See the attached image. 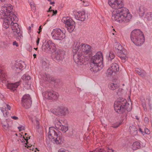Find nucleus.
I'll use <instances>...</instances> for the list:
<instances>
[{
	"label": "nucleus",
	"instance_id": "40",
	"mask_svg": "<svg viewBox=\"0 0 152 152\" xmlns=\"http://www.w3.org/2000/svg\"><path fill=\"white\" fill-rule=\"evenodd\" d=\"M103 151V150L102 149L97 148L93 151L90 152H102Z\"/></svg>",
	"mask_w": 152,
	"mask_h": 152
},
{
	"label": "nucleus",
	"instance_id": "15",
	"mask_svg": "<svg viewBox=\"0 0 152 152\" xmlns=\"http://www.w3.org/2000/svg\"><path fill=\"white\" fill-rule=\"evenodd\" d=\"M55 56L54 59L57 61H60L62 60L64 58L65 53L64 51L61 50H56L55 51Z\"/></svg>",
	"mask_w": 152,
	"mask_h": 152
},
{
	"label": "nucleus",
	"instance_id": "8",
	"mask_svg": "<svg viewBox=\"0 0 152 152\" xmlns=\"http://www.w3.org/2000/svg\"><path fill=\"white\" fill-rule=\"evenodd\" d=\"M62 22L65 24L68 31L69 32H72L75 27V22L69 17H63L61 20Z\"/></svg>",
	"mask_w": 152,
	"mask_h": 152
},
{
	"label": "nucleus",
	"instance_id": "47",
	"mask_svg": "<svg viewBox=\"0 0 152 152\" xmlns=\"http://www.w3.org/2000/svg\"><path fill=\"white\" fill-rule=\"evenodd\" d=\"M11 118L12 119H13L14 120H18V118L16 116H11Z\"/></svg>",
	"mask_w": 152,
	"mask_h": 152
},
{
	"label": "nucleus",
	"instance_id": "29",
	"mask_svg": "<svg viewBox=\"0 0 152 152\" xmlns=\"http://www.w3.org/2000/svg\"><path fill=\"white\" fill-rule=\"evenodd\" d=\"M119 86V85L118 83H111L109 86V87L111 90H114L118 88Z\"/></svg>",
	"mask_w": 152,
	"mask_h": 152
},
{
	"label": "nucleus",
	"instance_id": "54",
	"mask_svg": "<svg viewBox=\"0 0 152 152\" xmlns=\"http://www.w3.org/2000/svg\"><path fill=\"white\" fill-rule=\"evenodd\" d=\"M50 2V3L51 4H54V2L53 1V2H51V1H52V0H48Z\"/></svg>",
	"mask_w": 152,
	"mask_h": 152
},
{
	"label": "nucleus",
	"instance_id": "36",
	"mask_svg": "<svg viewBox=\"0 0 152 152\" xmlns=\"http://www.w3.org/2000/svg\"><path fill=\"white\" fill-rule=\"evenodd\" d=\"M22 79L23 80H28L30 79V77L28 75H24L23 76Z\"/></svg>",
	"mask_w": 152,
	"mask_h": 152
},
{
	"label": "nucleus",
	"instance_id": "46",
	"mask_svg": "<svg viewBox=\"0 0 152 152\" xmlns=\"http://www.w3.org/2000/svg\"><path fill=\"white\" fill-rule=\"evenodd\" d=\"M107 150H108V152H114V150H113L112 148H109L108 147Z\"/></svg>",
	"mask_w": 152,
	"mask_h": 152
},
{
	"label": "nucleus",
	"instance_id": "30",
	"mask_svg": "<svg viewBox=\"0 0 152 152\" xmlns=\"http://www.w3.org/2000/svg\"><path fill=\"white\" fill-rule=\"evenodd\" d=\"M142 105L143 107L144 110L145 111H146L147 110V108L146 107V104H148L150 105L149 102L150 99H146V100L144 99L142 100Z\"/></svg>",
	"mask_w": 152,
	"mask_h": 152
},
{
	"label": "nucleus",
	"instance_id": "26",
	"mask_svg": "<svg viewBox=\"0 0 152 152\" xmlns=\"http://www.w3.org/2000/svg\"><path fill=\"white\" fill-rule=\"evenodd\" d=\"M114 47L116 50L117 53H122L123 48L122 46L118 42H115L114 44Z\"/></svg>",
	"mask_w": 152,
	"mask_h": 152
},
{
	"label": "nucleus",
	"instance_id": "4",
	"mask_svg": "<svg viewBox=\"0 0 152 152\" xmlns=\"http://www.w3.org/2000/svg\"><path fill=\"white\" fill-rule=\"evenodd\" d=\"M130 39L132 42L138 46L142 45L145 41V38L142 32L138 29H135L131 32Z\"/></svg>",
	"mask_w": 152,
	"mask_h": 152
},
{
	"label": "nucleus",
	"instance_id": "34",
	"mask_svg": "<svg viewBox=\"0 0 152 152\" xmlns=\"http://www.w3.org/2000/svg\"><path fill=\"white\" fill-rule=\"evenodd\" d=\"M48 12H50L51 14V16H52L53 15H56L57 13V11L56 10L55 11L54 10H53L51 9V7H50V8L48 11Z\"/></svg>",
	"mask_w": 152,
	"mask_h": 152
},
{
	"label": "nucleus",
	"instance_id": "58",
	"mask_svg": "<svg viewBox=\"0 0 152 152\" xmlns=\"http://www.w3.org/2000/svg\"><path fill=\"white\" fill-rule=\"evenodd\" d=\"M33 56H34V58H36V54H33Z\"/></svg>",
	"mask_w": 152,
	"mask_h": 152
},
{
	"label": "nucleus",
	"instance_id": "50",
	"mask_svg": "<svg viewBox=\"0 0 152 152\" xmlns=\"http://www.w3.org/2000/svg\"><path fill=\"white\" fill-rule=\"evenodd\" d=\"M139 131L143 135H145V133H144V132L142 130V129L141 128H140Z\"/></svg>",
	"mask_w": 152,
	"mask_h": 152
},
{
	"label": "nucleus",
	"instance_id": "16",
	"mask_svg": "<svg viewBox=\"0 0 152 152\" xmlns=\"http://www.w3.org/2000/svg\"><path fill=\"white\" fill-rule=\"evenodd\" d=\"M119 67L117 63L112 64L110 67L108 69L107 74L109 75H111L113 72H116L119 71Z\"/></svg>",
	"mask_w": 152,
	"mask_h": 152
},
{
	"label": "nucleus",
	"instance_id": "7",
	"mask_svg": "<svg viewBox=\"0 0 152 152\" xmlns=\"http://www.w3.org/2000/svg\"><path fill=\"white\" fill-rule=\"evenodd\" d=\"M10 4H6L2 7L0 12V18L4 19L10 17V15L13 14L11 12L12 7Z\"/></svg>",
	"mask_w": 152,
	"mask_h": 152
},
{
	"label": "nucleus",
	"instance_id": "33",
	"mask_svg": "<svg viewBox=\"0 0 152 152\" xmlns=\"http://www.w3.org/2000/svg\"><path fill=\"white\" fill-rule=\"evenodd\" d=\"M145 18L148 20H152V12H147Z\"/></svg>",
	"mask_w": 152,
	"mask_h": 152
},
{
	"label": "nucleus",
	"instance_id": "3",
	"mask_svg": "<svg viewBox=\"0 0 152 152\" xmlns=\"http://www.w3.org/2000/svg\"><path fill=\"white\" fill-rule=\"evenodd\" d=\"M115 111L119 113H122L126 110L130 111L132 109V103L129 104L127 103L126 100L124 98H119L115 101L114 104Z\"/></svg>",
	"mask_w": 152,
	"mask_h": 152
},
{
	"label": "nucleus",
	"instance_id": "45",
	"mask_svg": "<svg viewBox=\"0 0 152 152\" xmlns=\"http://www.w3.org/2000/svg\"><path fill=\"white\" fill-rule=\"evenodd\" d=\"M59 152H70L69 151L67 150L63 149V150H60Z\"/></svg>",
	"mask_w": 152,
	"mask_h": 152
},
{
	"label": "nucleus",
	"instance_id": "32",
	"mask_svg": "<svg viewBox=\"0 0 152 152\" xmlns=\"http://www.w3.org/2000/svg\"><path fill=\"white\" fill-rule=\"evenodd\" d=\"M118 56L121 58V60L124 61H125L126 59V56L125 53L122 51V53H118Z\"/></svg>",
	"mask_w": 152,
	"mask_h": 152
},
{
	"label": "nucleus",
	"instance_id": "13",
	"mask_svg": "<svg viewBox=\"0 0 152 152\" xmlns=\"http://www.w3.org/2000/svg\"><path fill=\"white\" fill-rule=\"evenodd\" d=\"M21 102L22 105L26 108H30L31 105L32 100L29 95H24L22 98Z\"/></svg>",
	"mask_w": 152,
	"mask_h": 152
},
{
	"label": "nucleus",
	"instance_id": "41",
	"mask_svg": "<svg viewBox=\"0 0 152 152\" xmlns=\"http://www.w3.org/2000/svg\"><path fill=\"white\" fill-rule=\"evenodd\" d=\"M18 128L20 131H21L24 130V127L22 125H20L18 127Z\"/></svg>",
	"mask_w": 152,
	"mask_h": 152
},
{
	"label": "nucleus",
	"instance_id": "1",
	"mask_svg": "<svg viewBox=\"0 0 152 152\" xmlns=\"http://www.w3.org/2000/svg\"><path fill=\"white\" fill-rule=\"evenodd\" d=\"M108 4L112 8L116 10L112 13V20L120 23H127L131 20L132 15L129 10L124 7L121 0H108Z\"/></svg>",
	"mask_w": 152,
	"mask_h": 152
},
{
	"label": "nucleus",
	"instance_id": "62",
	"mask_svg": "<svg viewBox=\"0 0 152 152\" xmlns=\"http://www.w3.org/2000/svg\"><path fill=\"white\" fill-rule=\"evenodd\" d=\"M34 49L36 50H37V48H34Z\"/></svg>",
	"mask_w": 152,
	"mask_h": 152
},
{
	"label": "nucleus",
	"instance_id": "21",
	"mask_svg": "<svg viewBox=\"0 0 152 152\" xmlns=\"http://www.w3.org/2000/svg\"><path fill=\"white\" fill-rule=\"evenodd\" d=\"M80 53H74L73 59L75 62L78 64H80V63H83V56L80 54Z\"/></svg>",
	"mask_w": 152,
	"mask_h": 152
},
{
	"label": "nucleus",
	"instance_id": "6",
	"mask_svg": "<svg viewBox=\"0 0 152 152\" xmlns=\"http://www.w3.org/2000/svg\"><path fill=\"white\" fill-rule=\"evenodd\" d=\"M66 33V31L64 28H56L53 30L51 35L54 39L62 40L65 38Z\"/></svg>",
	"mask_w": 152,
	"mask_h": 152
},
{
	"label": "nucleus",
	"instance_id": "42",
	"mask_svg": "<svg viewBox=\"0 0 152 152\" xmlns=\"http://www.w3.org/2000/svg\"><path fill=\"white\" fill-rule=\"evenodd\" d=\"M45 76L46 78V80H50V78L51 77H50V75H49L48 74H45Z\"/></svg>",
	"mask_w": 152,
	"mask_h": 152
},
{
	"label": "nucleus",
	"instance_id": "19",
	"mask_svg": "<svg viewBox=\"0 0 152 152\" xmlns=\"http://www.w3.org/2000/svg\"><path fill=\"white\" fill-rule=\"evenodd\" d=\"M55 126L57 129L61 130L64 132H66L68 130L67 126L62 124L60 121L57 120L55 121Z\"/></svg>",
	"mask_w": 152,
	"mask_h": 152
},
{
	"label": "nucleus",
	"instance_id": "35",
	"mask_svg": "<svg viewBox=\"0 0 152 152\" xmlns=\"http://www.w3.org/2000/svg\"><path fill=\"white\" fill-rule=\"evenodd\" d=\"M1 110L2 112L3 115L4 116H6L8 114V112H7L6 109H4L3 108H1Z\"/></svg>",
	"mask_w": 152,
	"mask_h": 152
},
{
	"label": "nucleus",
	"instance_id": "59",
	"mask_svg": "<svg viewBox=\"0 0 152 152\" xmlns=\"http://www.w3.org/2000/svg\"><path fill=\"white\" fill-rule=\"evenodd\" d=\"M3 127L4 128L5 127H6L7 128V127H8L7 126V127L5 125H3Z\"/></svg>",
	"mask_w": 152,
	"mask_h": 152
},
{
	"label": "nucleus",
	"instance_id": "9",
	"mask_svg": "<svg viewBox=\"0 0 152 152\" xmlns=\"http://www.w3.org/2000/svg\"><path fill=\"white\" fill-rule=\"evenodd\" d=\"M17 22L14 21L11 24V27L13 31V33L17 40H20L23 37L22 33L20 31V28L18 27V25Z\"/></svg>",
	"mask_w": 152,
	"mask_h": 152
},
{
	"label": "nucleus",
	"instance_id": "11",
	"mask_svg": "<svg viewBox=\"0 0 152 152\" xmlns=\"http://www.w3.org/2000/svg\"><path fill=\"white\" fill-rule=\"evenodd\" d=\"M4 19L3 26L4 28L6 29L9 27L10 24H11L14 21L17 22L18 18L15 15L11 14L10 15V17Z\"/></svg>",
	"mask_w": 152,
	"mask_h": 152
},
{
	"label": "nucleus",
	"instance_id": "64",
	"mask_svg": "<svg viewBox=\"0 0 152 152\" xmlns=\"http://www.w3.org/2000/svg\"><path fill=\"white\" fill-rule=\"evenodd\" d=\"M109 151H110L111 152V150H109Z\"/></svg>",
	"mask_w": 152,
	"mask_h": 152
},
{
	"label": "nucleus",
	"instance_id": "27",
	"mask_svg": "<svg viewBox=\"0 0 152 152\" xmlns=\"http://www.w3.org/2000/svg\"><path fill=\"white\" fill-rule=\"evenodd\" d=\"M137 128L134 125L130 126L129 127V130L130 133L133 135L137 134Z\"/></svg>",
	"mask_w": 152,
	"mask_h": 152
},
{
	"label": "nucleus",
	"instance_id": "17",
	"mask_svg": "<svg viewBox=\"0 0 152 152\" xmlns=\"http://www.w3.org/2000/svg\"><path fill=\"white\" fill-rule=\"evenodd\" d=\"M80 53H83L85 54H89L91 53V46L84 43H81Z\"/></svg>",
	"mask_w": 152,
	"mask_h": 152
},
{
	"label": "nucleus",
	"instance_id": "23",
	"mask_svg": "<svg viewBox=\"0 0 152 152\" xmlns=\"http://www.w3.org/2000/svg\"><path fill=\"white\" fill-rule=\"evenodd\" d=\"M19 82L15 83H8L7 85V88L12 91L16 90L18 86L20 85Z\"/></svg>",
	"mask_w": 152,
	"mask_h": 152
},
{
	"label": "nucleus",
	"instance_id": "53",
	"mask_svg": "<svg viewBox=\"0 0 152 152\" xmlns=\"http://www.w3.org/2000/svg\"><path fill=\"white\" fill-rule=\"evenodd\" d=\"M7 108L9 110H10L11 108V107L8 104H7Z\"/></svg>",
	"mask_w": 152,
	"mask_h": 152
},
{
	"label": "nucleus",
	"instance_id": "22",
	"mask_svg": "<svg viewBox=\"0 0 152 152\" xmlns=\"http://www.w3.org/2000/svg\"><path fill=\"white\" fill-rule=\"evenodd\" d=\"M75 16V19L77 20L84 21L86 19L85 13L84 11L78 12Z\"/></svg>",
	"mask_w": 152,
	"mask_h": 152
},
{
	"label": "nucleus",
	"instance_id": "52",
	"mask_svg": "<svg viewBox=\"0 0 152 152\" xmlns=\"http://www.w3.org/2000/svg\"><path fill=\"white\" fill-rule=\"evenodd\" d=\"M121 123H119L118 125L116 126L115 125H114L113 127H114V128H117L118 127L120 124H121Z\"/></svg>",
	"mask_w": 152,
	"mask_h": 152
},
{
	"label": "nucleus",
	"instance_id": "60",
	"mask_svg": "<svg viewBox=\"0 0 152 152\" xmlns=\"http://www.w3.org/2000/svg\"><path fill=\"white\" fill-rule=\"evenodd\" d=\"M31 26H29L28 27V29L29 30H31Z\"/></svg>",
	"mask_w": 152,
	"mask_h": 152
},
{
	"label": "nucleus",
	"instance_id": "24",
	"mask_svg": "<svg viewBox=\"0 0 152 152\" xmlns=\"http://www.w3.org/2000/svg\"><path fill=\"white\" fill-rule=\"evenodd\" d=\"M0 79L2 83L6 85L7 75L4 72L0 69Z\"/></svg>",
	"mask_w": 152,
	"mask_h": 152
},
{
	"label": "nucleus",
	"instance_id": "38",
	"mask_svg": "<svg viewBox=\"0 0 152 152\" xmlns=\"http://www.w3.org/2000/svg\"><path fill=\"white\" fill-rule=\"evenodd\" d=\"M115 57V55L114 54L110 53L109 54L108 60H111L113 59Z\"/></svg>",
	"mask_w": 152,
	"mask_h": 152
},
{
	"label": "nucleus",
	"instance_id": "44",
	"mask_svg": "<svg viewBox=\"0 0 152 152\" xmlns=\"http://www.w3.org/2000/svg\"><path fill=\"white\" fill-rule=\"evenodd\" d=\"M123 90V89L122 88H120L118 89V91L117 92V93L118 94H120L122 92Z\"/></svg>",
	"mask_w": 152,
	"mask_h": 152
},
{
	"label": "nucleus",
	"instance_id": "28",
	"mask_svg": "<svg viewBox=\"0 0 152 152\" xmlns=\"http://www.w3.org/2000/svg\"><path fill=\"white\" fill-rule=\"evenodd\" d=\"M146 10V9L144 6H140L138 11L139 15L141 17L143 16Z\"/></svg>",
	"mask_w": 152,
	"mask_h": 152
},
{
	"label": "nucleus",
	"instance_id": "2",
	"mask_svg": "<svg viewBox=\"0 0 152 152\" xmlns=\"http://www.w3.org/2000/svg\"><path fill=\"white\" fill-rule=\"evenodd\" d=\"M103 54L101 52H97L95 55L92 56L90 63L91 71L97 72L102 69L103 67Z\"/></svg>",
	"mask_w": 152,
	"mask_h": 152
},
{
	"label": "nucleus",
	"instance_id": "12",
	"mask_svg": "<svg viewBox=\"0 0 152 152\" xmlns=\"http://www.w3.org/2000/svg\"><path fill=\"white\" fill-rule=\"evenodd\" d=\"M51 112L56 115L64 116L68 113V110L66 107L60 106L56 109L51 110Z\"/></svg>",
	"mask_w": 152,
	"mask_h": 152
},
{
	"label": "nucleus",
	"instance_id": "57",
	"mask_svg": "<svg viewBox=\"0 0 152 152\" xmlns=\"http://www.w3.org/2000/svg\"><path fill=\"white\" fill-rule=\"evenodd\" d=\"M135 117H136V119L137 120H139V118H138V116H135Z\"/></svg>",
	"mask_w": 152,
	"mask_h": 152
},
{
	"label": "nucleus",
	"instance_id": "49",
	"mask_svg": "<svg viewBox=\"0 0 152 152\" xmlns=\"http://www.w3.org/2000/svg\"><path fill=\"white\" fill-rule=\"evenodd\" d=\"M22 139H24L25 140V141L26 142V145H27V143H28V139H26L25 138V137H22Z\"/></svg>",
	"mask_w": 152,
	"mask_h": 152
},
{
	"label": "nucleus",
	"instance_id": "63",
	"mask_svg": "<svg viewBox=\"0 0 152 152\" xmlns=\"http://www.w3.org/2000/svg\"><path fill=\"white\" fill-rule=\"evenodd\" d=\"M122 85H123V86H124V84H123Z\"/></svg>",
	"mask_w": 152,
	"mask_h": 152
},
{
	"label": "nucleus",
	"instance_id": "55",
	"mask_svg": "<svg viewBox=\"0 0 152 152\" xmlns=\"http://www.w3.org/2000/svg\"><path fill=\"white\" fill-rule=\"evenodd\" d=\"M39 38H38L37 41V45H38V44H39Z\"/></svg>",
	"mask_w": 152,
	"mask_h": 152
},
{
	"label": "nucleus",
	"instance_id": "25",
	"mask_svg": "<svg viewBox=\"0 0 152 152\" xmlns=\"http://www.w3.org/2000/svg\"><path fill=\"white\" fill-rule=\"evenodd\" d=\"M135 70L136 73L142 77H144L146 75V73L143 70L138 68L135 69Z\"/></svg>",
	"mask_w": 152,
	"mask_h": 152
},
{
	"label": "nucleus",
	"instance_id": "43",
	"mask_svg": "<svg viewBox=\"0 0 152 152\" xmlns=\"http://www.w3.org/2000/svg\"><path fill=\"white\" fill-rule=\"evenodd\" d=\"M144 121L145 123L146 124L148 123L149 122L148 118V117H145L144 118Z\"/></svg>",
	"mask_w": 152,
	"mask_h": 152
},
{
	"label": "nucleus",
	"instance_id": "20",
	"mask_svg": "<svg viewBox=\"0 0 152 152\" xmlns=\"http://www.w3.org/2000/svg\"><path fill=\"white\" fill-rule=\"evenodd\" d=\"M15 66L16 69L15 70L18 72L20 70H23L26 66V64L24 62L22 61L16 62Z\"/></svg>",
	"mask_w": 152,
	"mask_h": 152
},
{
	"label": "nucleus",
	"instance_id": "37",
	"mask_svg": "<svg viewBox=\"0 0 152 152\" xmlns=\"http://www.w3.org/2000/svg\"><path fill=\"white\" fill-rule=\"evenodd\" d=\"M30 4L32 9L34 10H36V8L35 6V4L33 2H31L30 3Z\"/></svg>",
	"mask_w": 152,
	"mask_h": 152
},
{
	"label": "nucleus",
	"instance_id": "5",
	"mask_svg": "<svg viewBox=\"0 0 152 152\" xmlns=\"http://www.w3.org/2000/svg\"><path fill=\"white\" fill-rule=\"evenodd\" d=\"M47 138L53 143L57 144H60L62 141L61 136L57 133L54 128L51 127L49 128L48 135L46 139Z\"/></svg>",
	"mask_w": 152,
	"mask_h": 152
},
{
	"label": "nucleus",
	"instance_id": "61",
	"mask_svg": "<svg viewBox=\"0 0 152 152\" xmlns=\"http://www.w3.org/2000/svg\"><path fill=\"white\" fill-rule=\"evenodd\" d=\"M33 26H34V24H31V26L32 27H33Z\"/></svg>",
	"mask_w": 152,
	"mask_h": 152
},
{
	"label": "nucleus",
	"instance_id": "14",
	"mask_svg": "<svg viewBox=\"0 0 152 152\" xmlns=\"http://www.w3.org/2000/svg\"><path fill=\"white\" fill-rule=\"evenodd\" d=\"M43 96L46 99L56 100L59 96L58 93L55 92L46 91L42 93Z\"/></svg>",
	"mask_w": 152,
	"mask_h": 152
},
{
	"label": "nucleus",
	"instance_id": "48",
	"mask_svg": "<svg viewBox=\"0 0 152 152\" xmlns=\"http://www.w3.org/2000/svg\"><path fill=\"white\" fill-rule=\"evenodd\" d=\"M13 45H15L16 47L18 46V43L16 42V41H15L13 42Z\"/></svg>",
	"mask_w": 152,
	"mask_h": 152
},
{
	"label": "nucleus",
	"instance_id": "51",
	"mask_svg": "<svg viewBox=\"0 0 152 152\" xmlns=\"http://www.w3.org/2000/svg\"><path fill=\"white\" fill-rule=\"evenodd\" d=\"M41 26H40L39 27V31L38 32V33H39V34L40 33V32L41 31H42V28H41Z\"/></svg>",
	"mask_w": 152,
	"mask_h": 152
},
{
	"label": "nucleus",
	"instance_id": "31",
	"mask_svg": "<svg viewBox=\"0 0 152 152\" xmlns=\"http://www.w3.org/2000/svg\"><path fill=\"white\" fill-rule=\"evenodd\" d=\"M140 148V143L138 142H135L133 143L132 146V148L133 150H136Z\"/></svg>",
	"mask_w": 152,
	"mask_h": 152
},
{
	"label": "nucleus",
	"instance_id": "10",
	"mask_svg": "<svg viewBox=\"0 0 152 152\" xmlns=\"http://www.w3.org/2000/svg\"><path fill=\"white\" fill-rule=\"evenodd\" d=\"M42 49L43 51L47 52L49 51L54 52L56 50L55 44L50 40H48L43 44L42 46Z\"/></svg>",
	"mask_w": 152,
	"mask_h": 152
},
{
	"label": "nucleus",
	"instance_id": "39",
	"mask_svg": "<svg viewBox=\"0 0 152 152\" xmlns=\"http://www.w3.org/2000/svg\"><path fill=\"white\" fill-rule=\"evenodd\" d=\"M144 131H145V132H144L145 133V134H149L150 133V130L147 128H145V129Z\"/></svg>",
	"mask_w": 152,
	"mask_h": 152
},
{
	"label": "nucleus",
	"instance_id": "18",
	"mask_svg": "<svg viewBox=\"0 0 152 152\" xmlns=\"http://www.w3.org/2000/svg\"><path fill=\"white\" fill-rule=\"evenodd\" d=\"M81 47V43L79 42L75 41L72 46V52L73 53H80L81 49H80Z\"/></svg>",
	"mask_w": 152,
	"mask_h": 152
},
{
	"label": "nucleus",
	"instance_id": "56",
	"mask_svg": "<svg viewBox=\"0 0 152 152\" xmlns=\"http://www.w3.org/2000/svg\"><path fill=\"white\" fill-rule=\"evenodd\" d=\"M36 122L37 124L39 125V122L38 120H36Z\"/></svg>",
	"mask_w": 152,
	"mask_h": 152
}]
</instances>
